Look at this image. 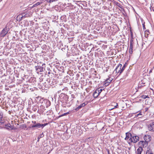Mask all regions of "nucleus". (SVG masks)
<instances>
[{
	"label": "nucleus",
	"instance_id": "f257e3e1",
	"mask_svg": "<svg viewBox=\"0 0 154 154\" xmlns=\"http://www.w3.org/2000/svg\"><path fill=\"white\" fill-rule=\"evenodd\" d=\"M139 138L138 136H136L132 135L129 139V140L128 141V143L130 145L131 143H136L139 141Z\"/></svg>",
	"mask_w": 154,
	"mask_h": 154
},
{
	"label": "nucleus",
	"instance_id": "f03ea898",
	"mask_svg": "<svg viewBox=\"0 0 154 154\" xmlns=\"http://www.w3.org/2000/svg\"><path fill=\"white\" fill-rule=\"evenodd\" d=\"M47 123L44 124H40L39 123H37L35 125H31L30 128H38L41 127L43 128L44 127L47 125Z\"/></svg>",
	"mask_w": 154,
	"mask_h": 154
},
{
	"label": "nucleus",
	"instance_id": "7ed1b4c3",
	"mask_svg": "<svg viewBox=\"0 0 154 154\" xmlns=\"http://www.w3.org/2000/svg\"><path fill=\"white\" fill-rule=\"evenodd\" d=\"M148 143L147 142L144 141H140L138 143V145L139 147L143 148H145L148 145Z\"/></svg>",
	"mask_w": 154,
	"mask_h": 154
},
{
	"label": "nucleus",
	"instance_id": "20e7f679",
	"mask_svg": "<svg viewBox=\"0 0 154 154\" xmlns=\"http://www.w3.org/2000/svg\"><path fill=\"white\" fill-rule=\"evenodd\" d=\"M112 78L110 77L107 79L104 82V85L106 86H108L112 81Z\"/></svg>",
	"mask_w": 154,
	"mask_h": 154
},
{
	"label": "nucleus",
	"instance_id": "39448f33",
	"mask_svg": "<svg viewBox=\"0 0 154 154\" xmlns=\"http://www.w3.org/2000/svg\"><path fill=\"white\" fill-rule=\"evenodd\" d=\"M148 128L149 130L152 131H154V122L151 123L149 125Z\"/></svg>",
	"mask_w": 154,
	"mask_h": 154
},
{
	"label": "nucleus",
	"instance_id": "423d86ee",
	"mask_svg": "<svg viewBox=\"0 0 154 154\" xmlns=\"http://www.w3.org/2000/svg\"><path fill=\"white\" fill-rule=\"evenodd\" d=\"M144 138L145 140L144 141L147 142V143H148V142L150 141L151 140V137L149 135H146L145 136Z\"/></svg>",
	"mask_w": 154,
	"mask_h": 154
},
{
	"label": "nucleus",
	"instance_id": "0eeeda50",
	"mask_svg": "<svg viewBox=\"0 0 154 154\" xmlns=\"http://www.w3.org/2000/svg\"><path fill=\"white\" fill-rule=\"evenodd\" d=\"M126 137L125 138V140H127L128 139L131 138L132 134L129 132H128L126 133Z\"/></svg>",
	"mask_w": 154,
	"mask_h": 154
},
{
	"label": "nucleus",
	"instance_id": "6e6552de",
	"mask_svg": "<svg viewBox=\"0 0 154 154\" xmlns=\"http://www.w3.org/2000/svg\"><path fill=\"white\" fill-rule=\"evenodd\" d=\"M23 18V17L21 14L17 16L16 18V19L17 21H20Z\"/></svg>",
	"mask_w": 154,
	"mask_h": 154
},
{
	"label": "nucleus",
	"instance_id": "1a4fd4ad",
	"mask_svg": "<svg viewBox=\"0 0 154 154\" xmlns=\"http://www.w3.org/2000/svg\"><path fill=\"white\" fill-rule=\"evenodd\" d=\"M7 33V32L6 31V29H4L1 33V36H4L6 35Z\"/></svg>",
	"mask_w": 154,
	"mask_h": 154
},
{
	"label": "nucleus",
	"instance_id": "9d476101",
	"mask_svg": "<svg viewBox=\"0 0 154 154\" xmlns=\"http://www.w3.org/2000/svg\"><path fill=\"white\" fill-rule=\"evenodd\" d=\"M143 148L141 147H139L137 149V154H141V153L143 151Z\"/></svg>",
	"mask_w": 154,
	"mask_h": 154
},
{
	"label": "nucleus",
	"instance_id": "9b49d317",
	"mask_svg": "<svg viewBox=\"0 0 154 154\" xmlns=\"http://www.w3.org/2000/svg\"><path fill=\"white\" fill-rule=\"evenodd\" d=\"M97 91H95L93 93V96L94 98H97L99 95V94H98Z\"/></svg>",
	"mask_w": 154,
	"mask_h": 154
},
{
	"label": "nucleus",
	"instance_id": "f8f14e48",
	"mask_svg": "<svg viewBox=\"0 0 154 154\" xmlns=\"http://www.w3.org/2000/svg\"><path fill=\"white\" fill-rule=\"evenodd\" d=\"M121 68H116L114 70L113 72L116 73H119L120 69Z\"/></svg>",
	"mask_w": 154,
	"mask_h": 154
},
{
	"label": "nucleus",
	"instance_id": "ddd939ff",
	"mask_svg": "<svg viewBox=\"0 0 154 154\" xmlns=\"http://www.w3.org/2000/svg\"><path fill=\"white\" fill-rule=\"evenodd\" d=\"M24 12L26 13V16H27V17H30V16L31 15L32 12L31 11H26Z\"/></svg>",
	"mask_w": 154,
	"mask_h": 154
},
{
	"label": "nucleus",
	"instance_id": "4468645a",
	"mask_svg": "<svg viewBox=\"0 0 154 154\" xmlns=\"http://www.w3.org/2000/svg\"><path fill=\"white\" fill-rule=\"evenodd\" d=\"M86 105V103H84L82 104H81L79 106L77 109H79L82 107L85 106Z\"/></svg>",
	"mask_w": 154,
	"mask_h": 154
},
{
	"label": "nucleus",
	"instance_id": "2eb2a0df",
	"mask_svg": "<svg viewBox=\"0 0 154 154\" xmlns=\"http://www.w3.org/2000/svg\"><path fill=\"white\" fill-rule=\"evenodd\" d=\"M41 4V3H40V2H37L36 3L34 4L32 6L30 7V8L31 9L33 8H34L36 6H37L38 5ZM30 8V7H29V8Z\"/></svg>",
	"mask_w": 154,
	"mask_h": 154
},
{
	"label": "nucleus",
	"instance_id": "dca6fc26",
	"mask_svg": "<svg viewBox=\"0 0 154 154\" xmlns=\"http://www.w3.org/2000/svg\"><path fill=\"white\" fill-rule=\"evenodd\" d=\"M5 128L8 129H9V128H12V126L9 124L5 125Z\"/></svg>",
	"mask_w": 154,
	"mask_h": 154
},
{
	"label": "nucleus",
	"instance_id": "f3484780",
	"mask_svg": "<svg viewBox=\"0 0 154 154\" xmlns=\"http://www.w3.org/2000/svg\"><path fill=\"white\" fill-rule=\"evenodd\" d=\"M132 41H131L130 42V48L132 49H133V43Z\"/></svg>",
	"mask_w": 154,
	"mask_h": 154
},
{
	"label": "nucleus",
	"instance_id": "a211bd4d",
	"mask_svg": "<svg viewBox=\"0 0 154 154\" xmlns=\"http://www.w3.org/2000/svg\"><path fill=\"white\" fill-rule=\"evenodd\" d=\"M44 135L43 134V133H42V134H41L40 135H39V136H38V141H39V139L43 137Z\"/></svg>",
	"mask_w": 154,
	"mask_h": 154
},
{
	"label": "nucleus",
	"instance_id": "6ab92c4d",
	"mask_svg": "<svg viewBox=\"0 0 154 154\" xmlns=\"http://www.w3.org/2000/svg\"><path fill=\"white\" fill-rule=\"evenodd\" d=\"M146 154H153L152 151L150 150L149 149L147 150L146 152Z\"/></svg>",
	"mask_w": 154,
	"mask_h": 154
},
{
	"label": "nucleus",
	"instance_id": "aec40b11",
	"mask_svg": "<svg viewBox=\"0 0 154 154\" xmlns=\"http://www.w3.org/2000/svg\"><path fill=\"white\" fill-rule=\"evenodd\" d=\"M96 91H98L97 93L99 94H100L101 93V92L102 91V89L99 88L97 89L96 90Z\"/></svg>",
	"mask_w": 154,
	"mask_h": 154
},
{
	"label": "nucleus",
	"instance_id": "412c9836",
	"mask_svg": "<svg viewBox=\"0 0 154 154\" xmlns=\"http://www.w3.org/2000/svg\"><path fill=\"white\" fill-rule=\"evenodd\" d=\"M141 97L143 99H145L147 98H149L148 95H143L141 96Z\"/></svg>",
	"mask_w": 154,
	"mask_h": 154
},
{
	"label": "nucleus",
	"instance_id": "4be33fe9",
	"mask_svg": "<svg viewBox=\"0 0 154 154\" xmlns=\"http://www.w3.org/2000/svg\"><path fill=\"white\" fill-rule=\"evenodd\" d=\"M44 68H36V70L37 71V72L38 73H39V72H40V69H43Z\"/></svg>",
	"mask_w": 154,
	"mask_h": 154
},
{
	"label": "nucleus",
	"instance_id": "5701e85b",
	"mask_svg": "<svg viewBox=\"0 0 154 154\" xmlns=\"http://www.w3.org/2000/svg\"><path fill=\"white\" fill-rule=\"evenodd\" d=\"M22 14V15L23 18L27 17V16H26V13L24 12Z\"/></svg>",
	"mask_w": 154,
	"mask_h": 154
},
{
	"label": "nucleus",
	"instance_id": "b1692460",
	"mask_svg": "<svg viewBox=\"0 0 154 154\" xmlns=\"http://www.w3.org/2000/svg\"><path fill=\"white\" fill-rule=\"evenodd\" d=\"M138 114L139 116V118L141 117V116L142 115L141 112H140Z\"/></svg>",
	"mask_w": 154,
	"mask_h": 154
},
{
	"label": "nucleus",
	"instance_id": "393cba45",
	"mask_svg": "<svg viewBox=\"0 0 154 154\" xmlns=\"http://www.w3.org/2000/svg\"><path fill=\"white\" fill-rule=\"evenodd\" d=\"M2 118H3L2 115V113H1L0 112V121L2 120Z\"/></svg>",
	"mask_w": 154,
	"mask_h": 154
},
{
	"label": "nucleus",
	"instance_id": "a878e982",
	"mask_svg": "<svg viewBox=\"0 0 154 154\" xmlns=\"http://www.w3.org/2000/svg\"><path fill=\"white\" fill-rule=\"evenodd\" d=\"M69 113L68 112H67V113H64L63 114L61 115H60L59 116V117H62V116H65V115H66V114H68Z\"/></svg>",
	"mask_w": 154,
	"mask_h": 154
},
{
	"label": "nucleus",
	"instance_id": "bb28decb",
	"mask_svg": "<svg viewBox=\"0 0 154 154\" xmlns=\"http://www.w3.org/2000/svg\"><path fill=\"white\" fill-rule=\"evenodd\" d=\"M125 68H122L121 69H120V74L124 70Z\"/></svg>",
	"mask_w": 154,
	"mask_h": 154
},
{
	"label": "nucleus",
	"instance_id": "cd10ccee",
	"mask_svg": "<svg viewBox=\"0 0 154 154\" xmlns=\"http://www.w3.org/2000/svg\"><path fill=\"white\" fill-rule=\"evenodd\" d=\"M117 5L119 6V7L121 8H122V7H122V6H121L120 4L119 3H117Z\"/></svg>",
	"mask_w": 154,
	"mask_h": 154
},
{
	"label": "nucleus",
	"instance_id": "c85d7f7f",
	"mask_svg": "<svg viewBox=\"0 0 154 154\" xmlns=\"http://www.w3.org/2000/svg\"><path fill=\"white\" fill-rule=\"evenodd\" d=\"M133 49L132 48V49H131L130 48V53L131 54H132L133 52Z\"/></svg>",
	"mask_w": 154,
	"mask_h": 154
},
{
	"label": "nucleus",
	"instance_id": "c756f323",
	"mask_svg": "<svg viewBox=\"0 0 154 154\" xmlns=\"http://www.w3.org/2000/svg\"><path fill=\"white\" fill-rule=\"evenodd\" d=\"M32 123H33V125H35V124H36L37 123H36V122L35 121H32Z\"/></svg>",
	"mask_w": 154,
	"mask_h": 154
},
{
	"label": "nucleus",
	"instance_id": "7c9ffc66",
	"mask_svg": "<svg viewBox=\"0 0 154 154\" xmlns=\"http://www.w3.org/2000/svg\"><path fill=\"white\" fill-rule=\"evenodd\" d=\"M122 66V65L121 64H119V65L117 66V67H121Z\"/></svg>",
	"mask_w": 154,
	"mask_h": 154
},
{
	"label": "nucleus",
	"instance_id": "2f4dec72",
	"mask_svg": "<svg viewBox=\"0 0 154 154\" xmlns=\"http://www.w3.org/2000/svg\"><path fill=\"white\" fill-rule=\"evenodd\" d=\"M118 106L117 103H116V106H115L114 108L113 109H114V108H117L118 107Z\"/></svg>",
	"mask_w": 154,
	"mask_h": 154
},
{
	"label": "nucleus",
	"instance_id": "473e14b6",
	"mask_svg": "<svg viewBox=\"0 0 154 154\" xmlns=\"http://www.w3.org/2000/svg\"><path fill=\"white\" fill-rule=\"evenodd\" d=\"M137 117H138L139 118V116H138V114H137V115H135V116L134 117V118H137Z\"/></svg>",
	"mask_w": 154,
	"mask_h": 154
},
{
	"label": "nucleus",
	"instance_id": "72a5a7b5",
	"mask_svg": "<svg viewBox=\"0 0 154 154\" xmlns=\"http://www.w3.org/2000/svg\"><path fill=\"white\" fill-rule=\"evenodd\" d=\"M152 69H150L149 70V73H150L152 72Z\"/></svg>",
	"mask_w": 154,
	"mask_h": 154
},
{
	"label": "nucleus",
	"instance_id": "f704fd0d",
	"mask_svg": "<svg viewBox=\"0 0 154 154\" xmlns=\"http://www.w3.org/2000/svg\"><path fill=\"white\" fill-rule=\"evenodd\" d=\"M43 71V69H40V72H42Z\"/></svg>",
	"mask_w": 154,
	"mask_h": 154
},
{
	"label": "nucleus",
	"instance_id": "c9c22d12",
	"mask_svg": "<svg viewBox=\"0 0 154 154\" xmlns=\"http://www.w3.org/2000/svg\"><path fill=\"white\" fill-rule=\"evenodd\" d=\"M47 2H52L51 1V0H47Z\"/></svg>",
	"mask_w": 154,
	"mask_h": 154
},
{
	"label": "nucleus",
	"instance_id": "e433bc0d",
	"mask_svg": "<svg viewBox=\"0 0 154 154\" xmlns=\"http://www.w3.org/2000/svg\"><path fill=\"white\" fill-rule=\"evenodd\" d=\"M57 0H51V1L52 2H53L54 1H57Z\"/></svg>",
	"mask_w": 154,
	"mask_h": 154
},
{
	"label": "nucleus",
	"instance_id": "4c0bfd02",
	"mask_svg": "<svg viewBox=\"0 0 154 154\" xmlns=\"http://www.w3.org/2000/svg\"><path fill=\"white\" fill-rule=\"evenodd\" d=\"M126 64H127L126 63H125V64L124 66H123L122 67H125V66H126Z\"/></svg>",
	"mask_w": 154,
	"mask_h": 154
},
{
	"label": "nucleus",
	"instance_id": "58836bf2",
	"mask_svg": "<svg viewBox=\"0 0 154 154\" xmlns=\"http://www.w3.org/2000/svg\"><path fill=\"white\" fill-rule=\"evenodd\" d=\"M107 152H108V154H109V150H107Z\"/></svg>",
	"mask_w": 154,
	"mask_h": 154
},
{
	"label": "nucleus",
	"instance_id": "ea45409f",
	"mask_svg": "<svg viewBox=\"0 0 154 154\" xmlns=\"http://www.w3.org/2000/svg\"><path fill=\"white\" fill-rule=\"evenodd\" d=\"M3 123V122H0V124H2Z\"/></svg>",
	"mask_w": 154,
	"mask_h": 154
},
{
	"label": "nucleus",
	"instance_id": "a19ab883",
	"mask_svg": "<svg viewBox=\"0 0 154 154\" xmlns=\"http://www.w3.org/2000/svg\"><path fill=\"white\" fill-rule=\"evenodd\" d=\"M42 3V2H40V3H41V4Z\"/></svg>",
	"mask_w": 154,
	"mask_h": 154
},
{
	"label": "nucleus",
	"instance_id": "79ce46f5",
	"mask_svg": "<svg viewBox=\"0 0 154 154\" xmlns=\"http://www.w3.org/2000/svg\"><path fill=\"white\" fill-rule=\"evenodd\" d=\"M153 94H154V91H153Z\"/></svg>",
	"mask_w": 154,
	"mask_h": 154
},
{
	"label": "nucleus",
	"instance_id": "37998d69",
	"mask_svg": "<svg viewBox=\"0 0 154 154\" xmlns=\"http://www.w3.org/2000/svg\"><path fill=\"white\" fill-rule=\"evenodd\" d=\"M50 72H48V74H50Z\"/></svg>",
	"mask_w": 154,
	"mask_h": 154
},
{
	"label": "nucleus",
	"instance_id": "c03bdc74",
	"mask_svg": "<svg viewBox=\"0 0 154 154\" xmlns=\"http://www.w3.org/2000/svg\"><path fill=\"white\" fill-rule=\"evenodd\" d=\"M143 27H144V25H143Z\"/></svg>",
	"mask_w": 154,
	"mask_h": 154
},
{
	"label": "nucleus",
	"instance_id": "a18cd8bd",
	"mask_svg": "<svg viewBox=\"0 0 154 154\" xmlns=\"http://www.w3.org/2000/svg\"><path fill=\"white\" fill-rule=\"evenodd\" d=\"M80 2V1H78L77 2Z\"/></svg>",
	"mask_w": 154,
	"mask_h": 154
}]
</instances>
